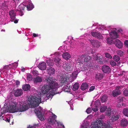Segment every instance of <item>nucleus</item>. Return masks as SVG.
Returning a JSON list of instances; mask_svg holds the SVG:
<instances>
[{"label": "nucleus", "instance_id": "ea45409f", "mask_svg": "<svg viewBox=\"0 0 128 128\" xmlns=\"http://www.w3.org/2000/svg\"><path fill=\"white\" fill-rule=\"evenodd\" d=\"M92 110L94 112H96L98 111V106L95 105L94 107L92 108Z\"/></svg>", "mask_w": 128, "mask_h": 128}, {"label": "nucleus", "instance_id": "680f3d73", "mask_svg": "<svg viewBox=\"0 0 128 128\" xmlns=\"http://www.w3.org/2000/svg\"><path fill=\"white\" fill-rule=\"evenodd\" d=\"M34 72L36 73V75L38 74V72L37 71H36V70H34V72Z\"/></svg>", "mask_w": 128, "mask_h": 128}, {"label": "nucleus", "instance_id": "c9c22d12", "mask_svg": "<svg viewBox=\"0 0 128 128\" xmlns=\"http://www.w3.org/2000/svg\"><path fill=\"white\" fill-rule=\"evenodd\" d=\"M111 108L110 107H109L107 109V110L106 112V115L108 116L110 115L111 112Z\"/></svg>", "mask_w": 128, "mask_h": 128}, {"label": "nucleus", "instance_id": "393cba45", "mask_svg": "<svg viewBox=\"0 0 128 128\" xmlns=\"http://www.w3.org/2000/svg\"><path fill=\"white\" fill-rule=\"evenodd\" d=\"M62 56L64 59L66 60H68L70 58L71 56L68 52H65L63 54Z\"/></svg>", "mask_w": 128, "mask_h": 128}, {"label": "nucleus", "instance_id": "6e6552de", "mask_svg": "<svg viewBox=\"0 0 128 128\" xmlns=\"http://www.w3.org/2000/svg\"><path fill=\"white\" fill-rule=\"evenodd\" d=\"M21 1V0H4L1 8L3 10L6 9L9 5L16 6V4H18Z\"/></svg>", "mask_w": 128, "mask_h": 128}, {"label": "nucleus", "instance_id": "e2e57ef3", "mask_svg": "<svg viewBox=\"0 0 128 128\" xmlns=\"http://www.w3.org/2000/svg\"><path fill=\"white\" fill-rule=\"evenodd\" d=\"M70 107L71 109L72 110H73V107H72V105H70Z\"/></svg>", "mask_w": 128, "mask_h": 128}, {"label": "nucleus", "instance_id": "9d476101", "mask_svg": "<svg viewBox=\"0 0 128 128\" xmlns=\"http://www.w3.org/2000/svg\"><path fill=\"white\" fill-rule=\"evenodd\" d=\"M34 112L40 120L42 121L45 120V118L42 112V110L41 107L39 106L38 108L35 109Z\"/></svg>", "mask_w": 128, "mask_h": 128}, {"label": "nucleus", "instance_id": "bf43d9fd", "mask_svg": "<svg viewBox=\"0 0 128 128\" xmlns=\"http://www.w3.org/2000/svg\"><path fill=\"white\" fill-rule=\"evenodd\" d=\"M25 70V69L23 67H21V71L22 72H24Z\"/></svg>", "mask_w": 128, "mask_h": 128}, {"label": "nucleus", "instance_id": "8fccbe9b", "mask_svg": "<svg viewBox=\"0 0 128 128\" xmlns=\"http://www.w3.org/2000/svg\"><path fill=\"white\" fill-rule=\"evenodd\" d=\"M38 126V124H34L33 126L30 125L27 128H36Z\"/></svg>", "mask_w": 128, "mask_h": 128}, {"label": "nucleus", "instance_id": "423d86ee", "mask_svg": "<svg viewBox=\"0 0 128 128\" xmlns=\"http://www.w3.org/2000/svg\"><path fill=\"white\" fill-rule=\"evenodd\" d=\"M102 122L99 120H97L96 122H92L90 127L89 125V122L84 120L81 125L80 128H101L100 126L103 124Z\"/></svg>", "mask_w": 128, "mask_h": 128}, {"label": "nucleus", "instance_id": "6e6d98bb", "mask_svg": "<svg viewBox=\"0 0 128 128\" xmlns=\"http://www.w3.org/2000/svg\"><path fill=\"white\" fill-rule=\"evenodd\" d=\"M39 36V34H38L35 33H33L32 34V37H38Z\"/></svg>", "mask_w": 128, "mask_h": 128}, {"label": "nucleus", "instance_id": "a211bd4d", "mask_svg": "<svg viewBox=\"0 0 128 128\" xmlns=\"http://www.w3.org/2000/svg\"><path fill=\"white\" fill-rule=\"evenodd\" d=\"M102 70L105 73L109 74L111 72V69L109 66L107 65H104L102 66Z\"/></svg>", "mask_w": 128, "mask_h": 128}, {"label": "nucleus", "instance_id": "7c9ffc66", "mask_svg": "<svg viewBox=\"0 0 128 128\" xmlns=\"http://www.w3.org/2000/svg\"><path fill=\"white\" fill-rule=\"evenodd\" d=\"M88 87V85L86 83H82L81 86V89L82 90L86 89Z\"/></svg>", "mask_w": 128, "mask_h": 128}, {"label": "nucleus", "instance_id": "5fc2aeb1", "mask_svg": "<svg viewBox=\"0 0 128 128\" xmlns=\"http://www.w3.org/2000/svg\"><path fill=\"white\" fill-rule=\"evenodd\" d=\"M124 105V104H122L121 103L120 104L118 103V104L117 105V106L118 107L120 108L123 106Z\"/></svg>", "mask_w": 128, "mask_h": 128}, {"label": "nucleus", "instance_id": "b1692460", "mask_svg": "<svg viewBox=\"0 0 128 128\" xmlns=\"http://www.w3.org/2000/svg\"><path fill=\"white\" fill-rule=\"evenodd\" d=\"M46 70L48 74L50 75L53 74L54 73L55 70L52 67H49L47 68Z\"/></svg>", "mask_w": 128, "mask_h": 128}, {"label": "nucleus", "instance_id": "aec40b11", "mask_svg": "<svg viewBox=\"0 0 128 128\" xmlns=\"http://www.w3.org/2000/svg\"><path fill=\"white\" fill-rule=\"evenodd\" d=\"M91 34L93 36L96 37L99 39L102 38V36L99 32L92 31L91 32Z\"/></svg>", "mask_w": 128, "mask_h": 128}, {"label": "nucleus", "instance_id": "412c9836", "mask_svg": "<svg viewBox=\"0 0 128 128\" xmlns=\"http://www.w3.org/2000/svg\"><path fill=\"white\" fill-rule=\"evenodd\" d=\"M23 94V90L21 89H17L14 90V94L16 97L20 96Z\"/></svg>", "mask_w": 128, "mask_h": 128}, {"label": "nucleus", "instance_id": "f8f14e48", "mask_svg": "<svg viewBox=\"0 0 128 128\" xmlns=\"http://www.w3.org/2000/svg\"><path fill=\"white\" fill-rule=\"evenodd\" d=\"M63 67L65 71L67 72L66 74H69V72L70 73L73 69V67L72 65L70 63L66 62L64 63Z\"/></svg>", "mask_w": 128, "mask_h": 128}, {"label": "nucleus", "instance_id": "e433bc0d", "mask_svg": "<svg viewBox=\"0 0 128 128\" xmlns=\"http://www.w3.org/2000/svg\"><path fill=\"white\" fill-rule=\"evenodd\" d=\"M119 117L118 115L114 116H112L111 117V119L112 121H114L117 120Z\"/></svg>", "mask_w": 128, "mask_h": 128}, {"label": "nucleus", "instance_id": "f704fd0d", "mask_svg": "<svg viewBox=\"0 0 128 128\" xmlns=\"http://www.w3.org/2000/svg\"><path fill=\"white\" fill-rule=\"evenodd\" d=\"M79 86L78 84V83H76L73 86V90L74 91L77 90Z\"/></svg>", "mask_w": 128, "mask_h": 128}, {"label": "nucleus", "instance_id": "9b49d317", "mask_svg": "<svg viewBox=\"0 0 128 128\" xmlns=\"http://www.w3.org/2000/svg\"><path fill=\"white\" fill-rule=\"evenodd\" d=\"M105 116L104 115L102 114L100 116V118H98L95 122H96L97 120H100L102 121V123L103 124L102 125L100 126V127L102 128H113L112 126H111L112 125L110 123V122L109 123L107 122L106 123V124L104 123V122L102 120V119H103L104 118Z\"/></svg>", "mask_w": 128, "mask_h": 128}, {"label": "nucleus", "instance_id": "052dcab7", "mask_svg": "<svg viewBox=\"0 0 128 128\" xmlns=\"http://www.w3.org/2000/svg\"><path fill=\"white\" fill-rule=\"evenodd\" d=\"M100 104V100H96V102H95V104Z\"/></svg>", "mask_w": 128, "mask_h": 128}, {"label": "nucleus", "instance_id": "0e129e2a", "mask_svg": "<svg viewBox=\"0 0 128 128\" xmlns=\"http://www.w3.org/2000/svg\"><path fill=\"white\" fill-rule=\"evenodd\" d=\"M38 37H39V38H41V36H40V34H39V36Z\"/></svg>", "mask_w": 128, "mask_h": 128}, {"label": "nucleus", "instance_id": "774afa93", "mask_svg": "<svg viewBox=\"0 0 128 128\" xmlns=\"http://www.w3.org/2000/svg\"><path fill=\"white\" fill-rule=\"evenodd\" d=\"M86 36V34H85L84 35V36Z\"/></svg>", "mask_w": 128, "mask_h": 128}, {"label": "nucleus", "instance_id": "864d4df0", "mask_svg": "<svg viewBox=\"0 0 128 128\" xmlns=\"http://www.w3.org/2000/svg\"><path fill=\"white\" fill-rule=\"evenodd\" d=\"M124 44L126 47L128 48V40H126L124 42Z\"/></svg>", "mask_w": 128, "mask_h": 128}, {"label": "nucleus", "instance_id": "58836bf2", "mask_svg": "<svg viewBox=\"0 0 128 128\" xmlns=\"http://www.w3.org/2000/svg\"><path fill=\"white\" fill-rule=\"evenodd\" d=\"M114 60L116 62H118L120 60V57L117 55H114L113 57Z\"/></svg>", "mask_w": 128, "mask_h": 128}, {"label": "nucleus", "instance_id": "dca6fc26", "mask_svg": "<svg viewBox=\"0 0 128 128\" xmlns=\"http://www.w3.org/2000/svg\"><path fill=\"white\" fill-rule=\"evenodd\" d=\"M121 87L120 86H118L116 87V89L113 90L112 92V94L114 97H115L117 96L120 94V89Z\"/></svg>", "mask_w": 128, "mask_h": 128}, {"label": "nucleus", "instance_id": "39448f33", "mask_svg": "<svg viewBox=\"0 0 128 128\" xmlns=\"http://www.w3.org/2000/svg\"><path fill=\"white\" fill-rule=\"evenodd\" d=\"M61 56L59 52H55L54 54L50 55L52 60L50 58L46 60V62L49 66H53L54 64L57 66H59L60 64V62L61 59L60 56Z\"/></svg>", "mask_w": 128, "mask_h": 128}, {"label": "nucleus", "instance_id": "a878e982", "mask_svg": "<svg viewBox=\"0 0 128 128\" xmlns=\"http://www.w3.org/2000/svg\"><path fill=\"white\" fill-rule=\"evenodd\" d=\"M12 118L11 116H2L0 115V120H4L6 122H9L10 121V118Z\"/></svg>", "mask_w": 128, "mask_h": 128}, {"label": "nucleus", "instance_id": "f257e3e1", "mask_svg": "<svg viewBox=\"0 0 128 128\" xmlns=\"http://www.w3.org/2000/svg\"><path fill=\"white\" fill-rule=\"evenodd\" d=\"M46 80L48 84L42 86H40L38 89L40 94H35L34 96H28L27 100L20 103L19 107L17 106V102L14 101H9L7 104L6 103L8 111L11 113L24 111L30 106L35 108L38 106L40 103L50 99L51 100L54 95L61 93L56 92L59 86L55 79L49 77L47 78Z\"/></svg>", "mask_w": 128, "mask_h": 128}, {"label": "nucleus", "instance_id": "4c0bfd02", "mask_svg": "<svg viewBox=\"0 0 128 128\" xmlns=\"http://www.w3.org/2000/svg\"><path fill=\"white\" fill-rule=\"evenodd\" d=\"M123 114L125 116L128 117V108L124 109Z\"/></svg>", "mask_w": 128, "mask_h": 128}, {"label": "nucleus", "instance_id": "c85d7f7f", "mask_svg": "<svg viewBox=\"0 0 128 128\" xmlns=\"http://www.w3.org/2000/svg\"><path fill=\"white\" fill-rule=\"evenodd\" d=\"M30 86L29 84H25L22 86V89L24 91H27L30 89Z\"/></svg>", "mask_w": 128, "mask_h": 128}, {"label": "nucleus", "instance_id": "2f4dec72", "mask_svg": "<svg viewBox=\"0 0 128 128\" xmlns=\"http://www.w3.org/2000/svg\"><path fill=\"white\" fill-rule=\"evenodd\" d=\"M107 106H103L100 107V110L101 112H104L107 109Z\"/></svg>", "mask_w": 128, "mask_h": 128}, {"label": "nucleus", "instance_id": "bb28decb", "mask_svg": "<svg viewBox=\"0 0 128 128\" xmlns=\"http://www.w3.org/2000/svg\"><path fill=\"white\" fill-rule=\"evenodd\" d=\"M34 83L36 84L38 82H40L42 81V78L38 76L34 79Z\"/></svg>", "mask_w": 128, "mask_h": 128}, {"label": "nucleus", "instance_id": "a19ab883", "mask_svg": "<svg viewBox=\"0 0 128 128\" xmlns=\"http://www.w3.org/2000/svg\"><path fill=\"white\" fill-rule=\"evenodd\" d=\"M58 126H60L61 128H65V127L64 125L62 124V123L60 122H56Z\"/></svg>", "mask_w": 128, "mask_h": 128}, {"label": "nucleus", "instance_id": "49530a36", "mask_svg": "<svg viewBox=\"0 0 128 128\" xmlns=\"http://www.w3.org/2000/svg\"><path fill=\"white\" fill-rule=\"evenodd\" d=\"M117 54L118 55L120 56H122L124 54V52L122 51L121 50L118 51L117 52Z\"/></svg>", "mask_w": 128, "mask_h": 128}, {"label": "nucleus", "instance_id": "13d9d810", "mask_svg": "<svg viewBox=\"0 0 128 128\" xmlns=\"http://www.w3.org/2000/svg\"><path fill=\"white\" fill-rule=\"evenodd\" d=\"M15 84L16 85H19L20 84V82L18 80H16L15 82Z\"/></svg>", "mask_w": 128, "mask_h": 128}, {"label": "nucleus", "instance_id": "338daca9", "mask_svg": "<svg viewBox=\"0 0 128 128\" xmlns=\"http://www.w3.org/2000/svg\"><path fill=\"white\" fill-rule=\"evenodd\" d=\"M94 53H96V54H98L97 53H96V52H94V53H92V54H94Z\"/></svg>", "mask_w": 128, "mask_h": 128}, {"label": "nucleus", "instance_id": "7ed1b4c3", "mask_svg": "<svg viewBox=\"0 0 128 128\" xmlns=\"http://www.w3.org/2000/svg\"><path fill=\"white\" fill-rule=\"evenodd\" d=\"M97 26L96 28V30L101 32L102 34H106V36H108V34H105L104 32L110 33V36L112 39H115L118 36L115 28H111V32H110L109 30L110 28V26L106 27L104 26L100 25L98 23L93 24L92 26Z\"/></svg>", "mask_w": 128, "mask_h": 128}, {"label": "nucleus", "instance_id": "37998d69", "mask_svg": "<svg viewBox=\"0 0 128 128\" xmlns=\"http://www.w3.org/2000/svg\"><path fill=\"white\" fill-rule=\"evenodd\" d=\"M112 38L108 37L106 39V42L109 44H111L112 42Z\"/></svg>", "mask_w": 128, "mask_h": 128}, {"label": "nucleus", "instance_id": "20e7f679", "mask_svg": "<svg viewBox=\"0 0 128 128\" xmlns=\"http://www.w3.org/2000/svg\"><path fill=\"white\" fill-rule=\"evenodd\" d=\"M80 72V70H75L72 73L71 72L70 73L69 72V74H65L64 72H63L59 76L61 82L62 83L72 82L76 78L78 74Z\"/></svg>", "mask_w": 128, "mask_h": 128}, {"label": "nucleus", "instance_id": "6ab92c4d", "mask_svg": "<svg viewBox=\"0 0 128 128\" xmlns=\"http://www.w3.org/2000/svg\"><path fill=\"white\" fill-rule=\"evenodd\" d=\"M114 44L116 47L119 48H121L123 45V43L118 39L115 40L114 41Z\"/></svg>", "mask_w": 128, "mask_h": 128}, {"label": "nucleus", "instance_id": "72a5a7b5", "mask_svg": "<svg viewBox=\"0 0 128 128\" xmlns=\"http://www.w3.org/2000/svg\"><path fill=\"white\" fill-rule=\"evenodd\" d=\"M107 96L106 95H103L101 98V100L102 102H104L106 101Z\"/></svg>", "mask_w": 128, "mask_h": 128}, {"label": "nucleus", "instance_id": "de8ad7c7", "mask_svg": "<svg viewBox=\"0 0 128 128\" xmlns=\"http://www.w3.org/2000/svg\"><path fill=\"white\" fill-rule=\"evenodd\" d=\"M105 56L110 59H111L112 58V57L110 54L108 53H106L105 54Z\"/></svg>", "mask_w": 128, "mask_h": 128}, {"label": "nucleus", "instance_id": "f03ea898", "mask_svg": "<svg viewBox=\"0 0 128 128\" xmlns=\"http://www.w3.org/2000/svg\"><path fill=\"white\" fill-rule=\"evenodd\" d=\"M78 58L76 61L77 62L80 64H82L85 63V64L86 65L88 68H92L93 67V64L91 62L90 63V61L91 60L97 61L100 63H102L103 62L102 57L100 54H96V53L92 54V56L91 57L88 56V54H84L80 56Z\"/></svg>", "mask_w": 128, "mask_h": 128}, {"label": "nucleus", "instance_id": "c756f323", "mask_svg": "<svg viewBox=\"0 0 128 128\" xmlns=\"http://www.w3.org/2000/svg\"><path fill=\"white\" fill-rule=\"evenodd\" d=\"M103 77V75L102 74L98 73L96 75V80H102Z\"/></svg>", "mask_w": 128, "mask_h": 128}, {"label": "nucleus", "instance_id": "a18cd8bd", "mask_svg": "<svg viewBox=\"0 0 128 128\" xmlns=\"http://www.w3.org/2000/svg\"><path fill=\"white\" fill-rule=\"evenodd\" d=\"M0 16L2 17L3 18H2L1 19V20H0V22H3L4 21V20H5L6 19V17L5 16H4V15H0ZM1 22V23L2 24H5V23L4 24L2 22H0V23Z\"/></svg>", "mask_w": 128, "mask_h": 128}, {"label": "nucleus", "instance_id": "cd10ccee", "mask_svg": "<svg viewBox=\"0 0 128 128\" xmlns=\"http://www.w3.org/2000/svg\"><path fill=\"white\" fill-rule=\"evenodd\" d=\"M121 125L122 127H124L126 126L128 124V122L126 119H122L121 121Z\"/></svg>", "mask_w": 128, "mask_h": 128}, {"label": "nucleus", "instance_id": "473e14b6", "mask_svg": "<svg viewBox=\"0 0 128 128\" xmlns=\"http://www.w3.org/2000/svg\"><path fill=\"white\" fill-rule=\"evenodd\" d=\"M26 6L24 5L23 4V2L18 7V8L20 10H24Z\"/></svg>", "mask_w": 128, "mask_h": 128}, {"label": "nucleus", "instance_id": "f3484780", "mask_svg": "<svg viewBox=\"0 0 128 128\" xmlns=\"http://www.w3.org/2000/svg\"><path fill=\"white\" fill-rule=\"evenodd\" d=\"M93 46L96 48H98L100 45V43L98 40H89Z\"/></svg>", "mask_w": 128, "mask_h": 128}, {"label": "nucleus", "instance_id": "1a4fd4ad", "mask_svg": "<svg viewBox=\"0 0 128 128\" xmlns=\"http://www.w3.org/2000/svg\"><path fill=\"white\" fill-rule=\"evenodd\" d=\"M18 62H15L8 65L4 66L2 69H0L1 74H3L4 72V74H7L8 71L9 70L10 68L12 69L16 68L18 66Z\"/></svg>", "mask_w": 128, "mask_h": 128}, {"label": "nucleus", "instance_id": "3c124183", "mask_svg": "<svg viewBox=\"0 0 128 128\" xmlns=\"http://www.w3.org/2000/svg\"><path fill=\"white\" fill-rule=\"evenodd\" d=\"M124 94L126 96H128V90L126 89L124 90Z\"/></svg>", "mask_w": 128, "mask_h": 128}, {"label": "nucleus", "instance_id": "4be33fe9", "mask_svg": "<svg viewBox=\"0 0 128 128\" xmlns=\"http://www.w3.org/2000/svg\"><path fill=\"white\" fill-rule=\"evenodd\" d=\"M60 82H61L60 77ZM68 82H64V83H65V84H68ZM70 88V86L69 85L67 84V85H66L63 87L62 90L64 92H71V89Z\"/></svg>", "mask_w": 128, "mask_h": 128}, {"label": "nucleus", "instance_id": "c03bdc74", "mask_svg": "<svg viewBox=\"0 0 128 128\" xmlns=\"http://www.w3.org/2000/svg\"><path fill=\"white\" fill-rule=\"evenodd\" d=\"M110 64L113 66H115L116 65V62L112 60L110 61Z\"/></svg>", "mask_w": 128, "mask_h": 128}, {"label": "nucleus", "instance_id": "79ce46f5", "mask_svg": "<svg viewBox=\"0 0 128 128\" xmlns=\"http://www.w3.org/2000/svg\"><path fill=\"white\" fill-rule=\"evenodd\" d=\"M32 76L30 74H27V79L28 80H32Z\"/></svg>", "mask_w": 128, "mask_h": 128}, {"label": "nucleus", "instance_id": "5701e85b", "mask_svg": "<svg viewBox=\"0 0 128 128\" xmlns=\"http://www.w3.org/2000/svg\"><path fill=\"white\" fill-rule=\"evenodd\" d=\"M46 64L44 62H42V63H40L38 67L40 70H45L46 68Z\"/></svg>", "mask_w": 128, "mask_h": 128}, {"label": "nucleus", "instance_id": "603ef678", "mask_svg": "<svg viewBox=\"0 0 128 128\" xmlns=\"http://www.w3.org/2000/svg\"><path fill=\"white\" fill-rule=\"evenodd\" d=\"M95 86H92L90 87L89 90V92H91L93 91L95 89Z\"/></svg>", "mask_w": 128, "mask_h": 128}, {"label": "nucleus", "instance_id": "4d7b16f0", "mask_svg": "<svg viewBox=\"0 0 128 128\" xmlns=\"http://www.w3.org/2000/svg\"><path fill=\"white\" fill-rule=\"evenodd\" d=\"M20 12H19V14L21 16H22L24 14V13L22 10H20Z\"/></svg>", "mask_w": 128, "mask_h": 128}, {"label": "nucleus", "instance_id": "0eeeda50", "mask_svg": "<svg viewBox=\"0 0 128 128\" xmlns=\"http://www.w3.org/2000/svg\"><path fill=\"white\" fill-rule=\"evenodd\" d=\"M68 40L64 42L67 45H64L58 48V50H60L61 52L65 51L68 50L70 48L74 47V41L72 37L69 36L68 37Z\"/></svg>", "mask_w": 128, "mask_h": 128}, {"label": "nucleus", "instance_id": "69168bd1", "mask_svg": "<svg viewBox=\"0 0 128 128\" xmlns=\"http://www.w3.org/2000/svg\"><path fill=\"white\" fill-rule=\"evenodd\" d=\"M5 30L4 29H2V30H1V32H5Z\"/></svg>", "mask_w": 128, "mask_h": 128}, {"label": "nucleus", "instance_id": "4468645a", "mask_svg": "<svg viewBox=\"0 0 128 128\" xmlns=\"http://www.w3.org/2000/svg\"><path fill=\"white\" fill-rule=\"evenodd\" d=\"M28 10H32L34 8V6L30 0H25L23 2Z\"/></svg>", "mask_w": 128, "mask_h": 128}, {"label": "nucleus", "instance_id": "09e8293b", "mask_svg": "<svg viewBox=\"0 0 128 128\" xmlns=\"http://www.w3.org/2000/svg\"><path fill=\"white\" fill-rule=\"evenodd\" d=\"M92 111V109L91 108H88L86 110V112L88 114H89Z\"/></svg>", "mask_w": 128, "mask_h": 128}, {"label": "nucleus", "instance_id": "2eb2a0df", "mask_svg": "<svg viewBox=\"0 0 128 128\" xmlns=\"http://www.w3.org/2000/svg\"><path fill=\"white\" fill-rule=\"evenodd\" d=\"M9 15L10 16V21L14 22L15 24H17L19 20L16 18V13L14 10H12L10 11Z\"/></svg>", "mask_w": 128, "mask_h": 128}, {"label": "nucleus", "instance_id": "ddd939ff", "mask_svg": "<svg viewBox=\"0 0 128 128\" xmlns=\"http://www.w3.org/2000/svg\"><path fill=\"white\" fill-rule=\"evenodd\" d=\"M47 115L48 116V117L47 118V120L49 122L53 123L56 121V119L57 116L54 114L52 112H49L47 114Z\"/></svg>", "mask_w": 128, "mask_h": 128}]
</instances>
